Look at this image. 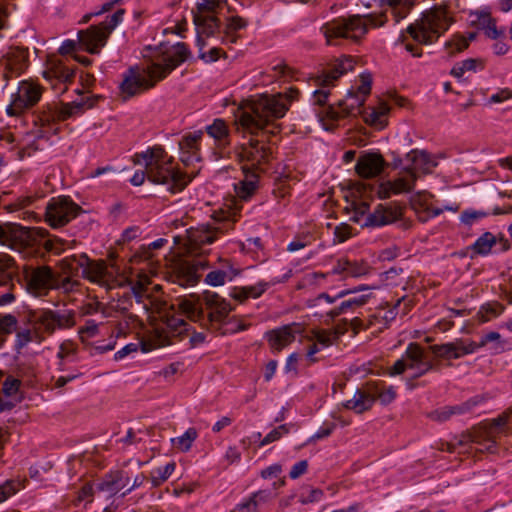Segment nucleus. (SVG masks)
Segmentation results:
<instances>
[{"mask_svg":"<svg viewBox=\"0 0 512 512\" xmlns=\"http://www.w3.org/2000/svg\"><path fill=\"white\" fill-rule=\"evenodd\" d=\"M291 89L289 94L262 95L252 100L234 120L235 130L248 138L247 143L235 147V154L244 167L258 173L265 171L273 155L272 138L277 136L281 125L276 121L283 118L289 105L298 95Z\"/></svg>","mask_w":512,"mask_h":512,"instance_id":"f257e3e1","label":"nucleus"},{"mask_svg":"<svg viewBox=\"0 0 512 512\" xmlns=\"http://www.w3.org/2000/svg\"><path fill=\"white\" fill-rule=\"evenodd\" d=\"M355 60L351 56H342L329 64L321 74L315 77L318 89L312 95L314 111L326 130H332L335 124L348 116L360 113L365 123L382 129L387 123L389 106L380 103L378 107H368L360 110L365 98L370 94L372 80L370 75H361L357 90H349L345 99L338 101L337 105L327 104L330 96V87L334 82L348 71L352 70Z\"/></svg>","mask_w":512,"mask_h":512,"instance_id":"f03ea898","label":"nucleus"},{"mask_svg":"<svg viewBox=\"0 0 512 512\" xmlns=\"http://www.w3.org/2000/svg\"><path fill=\"white\" fill-rule=\"evenodd\" d=\"M190 56L189 48L182 42L169 47L161 46L153 54L145 55V64L142 67H130L123 74L120 84L123 99L127 100L153 88Z\"/></svg>","mask_w":512,"mask_h":512,"instance_id":"7ed1b4c3","label":"nucleus"},{"mask_svg":"<svg viewBox=\"0 0 512 512\" xmlns=\"http://www.w3.org/2000/svg\"><path fill=\"white\" fill-rule=\"evenodd\" d=\"M135 164H144V170H138L132 176L130 182L134 186H140L147 178L153 184L164 185L167 190L176 193L182 191L194 177L172 165L173 158L161 146L148 148L146 151L134 155Z\"/></svg>","mask_w":512,"mask_h":512,"instance_id":"20e7f679","label":"nucleus"},{"mask_svg":"<svg viewBox=\"0 0 512 512\" xmlns=\"http://www.w3.org/2000/svg\"><path fill=\"white\" fill-rule=\"evenodd\" d=\"M226 4L227 0H202L197 4L194 24L196 30L206 33L207 39L231 45L241 38L240 31L247 28L248 21L238 15L226 16L223 21L218 18L219 10Z\"/></svg>","mask_w":512,"mask_h":512,"instance_id":"39448f33","label":"nucleus"},{"mask_svg":"<svg viewBox=\"0 0 512 512\" xmlns=\"http://www.w3.org/2000/svg\"><path fill=\"white\" fill-rule=\"evenodd\" d=\"M182 313L202 327L218 331L227 323L234 307L225 298L211 291L202 295L180 297L177 303Z\"/></svg>","mask_w":512,"mask_h":512,"instance_id":"423d86ee","label":"nucleus"},{"mask_svg":"<svg viewBox=\"0 0 512 512\" xmlns=\"http://www.w3.org/2000/svg\"><path fill=\"white\" fill-rule=\"evenodd\" d=\"M451 19L445 9L435 7L423 13L422 17L415 23L410 24L406 33H401L399 42L414 57L422 55V49L408 41L411 38L417 44L429 45L434 43L445 31L448 30Z\"/></svg>","mask_w":512,"mask_h":512,"instance_id":"0eeeda50","label":"nucleus"},{"mask_svg":"<svg viewBox=\"0 0 512 512\" xmlns=\"http://www.w3.org/2000/svg\"><path fill=\"white\" fill-rule=\"evenodd\" d=\"M240 209L238 202H235L233 208L229 207L227 210L215 213L212 223L190 227L185 230L184 235H175L174 242L177 245H182L187 253L193 254L202 245L213 243L220 235L233 229V225L240 215Z\"/></svg>","mask_w":512,"mask_h":512,"instance_id":"6e6552de","label":"nucleus"},{"mask_svg":"<svg viewBox=\"0 0 512 512\" xmlns=\"http://www.w3.org/2000/svg\"><path fill=\"white\" fill-rule=\"evenodd\" d=\"M386 21L387 17L385 14L368 15L366 17L360 15L338 17L326 22L321 27V32L328 44H335L334 41L338 39L358 41L367 33L369 25L381 27Z\"/></svg>","mask_w":512,"mask_h":512,"instance_id":"1a4fd4ad","label":"nucleus"},{"mask_svg":"<svg viewBox=\"0 0 512 512\" xmlns=\"http://www.w3.org/2000/svg\"><path fill=\"white\" fill-rule=\"evenodd\" d=\"M512 423V409L509 414H504L494 419L491 424L486 428L474 429L471 432L462 434L456 442L443 443L441 450L448 452H455L458 449L459 453L468 452L466 448L470 444L480 446V450L494 452L496 444V436L504 431L507 424Z\"/></svg>","mask_w":512,"mask_h":512,"instance_id":"9d476101","label":"nucleus"},{"mask_svg":"<svg viewBox=\"0 0 512 512\" xmlns=\"http://www.w3.org/2000/svg\"><path fill=\"white\" fill-rule=\"evenodd\" d=\"M396 398L393 386H387L383 381H368L356 390L352 399L343 403V406L357 414L369 411L376 400L383 405L390 404Z\"/></svg>","mask_w":512,"mask_h":512,"instance_id":"9b49d317","label":"nucleus"},{"mask_svg":"<svg viewBox=\"0 0 512 512\" xmlns=\"http://www.w3.org/2000/svg\"><path fill=\"white\" fill-rule=\"evenodd\" d=\"M76 314L72 310L54 311L35 309L26 312L27 323L35 329L39 336L52 335L56 329H69L76 324Z\"/></svg>","mask_w":512,"mask_h":512,"instance_id":"f8f14e48","label":"nucleus"},{"mask_svg":"<svg viewBox=\"0 0 512 512\" xmlns=\"http://www.w3.org/2000/svg\"><path fill=\"white\" fill-rule=\"evenodd\" d=\"M188 331L189 324L183 319L167 316L165 321L153 328L147 339L140 342L141 350L146 353L170 345L174 338L181 339L183 335H188Z\"/></svg>","mask_w":512,"mask_h":512,"instance_id":"ddd939ff","label":"nucleus"},{"mask_svg":"<svg viewBox=\"0 0 512 512\" xmlns=\"http://www.w3.org/2000/svg\"><path fill=\"white\" fill-rule=\"evenodd\" d=\"M407 369L414 371L412 379H417L434 369V364L427 352L418 343L408 345L402 358L389 368V375H400Z\"/></svg>","mask_w":512,"mask_h":512,"instance_id":"4468645a","label":"nucleus"},{"mask_svg":"<svg viewBox=\"0 0 512 512\" xmlns=\"http://www.w3.org/2000/svg\"><path fill=\"white\" fill-rule=\"evenodd\" d=\"M124 9H118L112 16L101 24L91 26L87 30L78 32V41L84 49L91 54H98L106 44L107 38L112 30L122 21Z\"/></svg>","mask_w":512,"mask_h":512,"instance_id":"2eb2a0df","label":"nucleus"},{"mask_svg":"<svg viewBox=\"0 0 512 512\" xmlns=\"http://www.w3.org/2000/svg\"><path fill=\"white\" fill-rule=\"evenodd\" d=\"M48 232L45 229H29L19 224L0 223V244L12 249L27 245L31 239L45 238Z\"/></svg>","mask_w":512,"mask_h":512,"instance_id":"dca6fc26","label":"nucleus"},{"mask_svg":"<svg viewBox=\"0 0 512 512\" xmlns=\"http://www.w3.org/2000/svg\"><path fill=\"white\" fill-rule=\"evenodd\" d=\"M81 208L67 197L53 198L46 208V221L53 228L66 225L74 219Z\"/></svg>","mask_w":512,"mask_h":512,"instance_id":"f3484780","label":"nucleus"},{"mask_svg":"<svg viewBox=\"0 0 512 512\" xmlns=\"http://www.w3.org/2000/svg\"><path fill=\"white\" fill-rule=\"evenodd\" d=\"M42 95L39 85L28 81H22L15 94L11 105L7 108L9 115H17L36 105Z\"/></svg>","mask_w":512,"mask_h":512,"instance_id":"a211bd4d","label":"nucleus"},{"mask_svg":"<svg viewBox=\"0 0 512 512\" xmlns=\"http://www.w3.org/2000/svg\"><path fill=\"white\" fill-rule=\"evenodd\" d=\"M43 76L57 94H63L67 90V84L73 81L75 70L61 60L53 59L48 62Z\"/></svg>","mask_w":512,"mask_h":512,"instance_id":"6ab92c4d","label":"nucleus"},{"mask_svg":"<svg viewBox=\"0 0 512 512\" xmlns=\"http://www.w3.org/2000/svg\"><path fill=\"white\" fill-rule=\"evenodd\" d=\"M411 168L404 167L394 180L381 183L377 188V194L381 199H387L391 195L409 193L414 189L417 180Z\"/></svg>","mask_w":512,"mask_h":512,"instance_id":"aec40b11","label":"nucleus"},{"mask_svg":"<svg viewBox=\"0 0 512 512\" xmlns=\"http://www.w3.org/2000/svg\"><path fill=\"white\" fill-rule=\"evenodd\" d=\"M98 96H81L79 100L72 101L71 103H62L51 109L46 120L65 121L69 118L83 114L87 109L93 108Z\"/></svg>","mask_w":512,"mask_h":512,"instance_id":"412c9836","label":"nucleus"},{"mask_svg":"<svg viewBox=\"0 0 512 512\" xmlns=\"http://www.w3.org/2000/svg\"><path fill=\"white\" fill-rule=\"evenodd\" d=\"M207 135L213 139V149L216 154L224 158L230 154L231 148V131L227 123L220 118H216L213 122L205 127Z\"/></svg>","mask_w":512,"mask_h":512,"instance_id":"4be33fe9","label":"nucleus"},{"mask_svg":"<svg viewBox=\"0 0 512 512\" xmlns=\"http://www.w3.org/2000/svg\"><path fill=\"white\" fill-rule=\"evenodd\" d=\"M27 290L35 296H41L54 287V275L49 267L31 268L25 271Z\"/></svg>","mask_w":512,"mask_h":512,"instance_id":"5701e85b","label":"nucleus"},{"mask_svg":"<svg viewBox=\"0 0 512 512\" xmlns=\"http://www.w3.org/2000/svg\"><path fill=\"white\" fill-rule=\"evenodd\" d=\"M208 263L202 258L183 260L175 268L174 282L180 286H194L200 278V271L206 269Z\"/></svg>","mask_w":512,"mask_h":512,"instance_id":"b1692460","label":"nucleus"},{"mask_svg":"<svg viewBox=\"0 0 512 512\" xmlns=\"http://www.w3.org/2000/svg\"><path fill=\"white\" fill-rule=\"evenodd\" d=\"M430 350L438 358L452 360L476 352L477 346L476 342L457 339L441 345H432Z\"/></svg>","mask_w":512,"mask_h":512,"instance_id":"393cba45","label":"nucleus"},{"mask_svg":"<svg viewBox=\"0 0 512 512\" xmlns=\"http://www.w3.org/2000/svg\"><path fill=\"white\" fill-rule=\"evenodd\" d=\"M386 162L380 154L363 153L359 156L355 170L362 178H374L381 174Z\"/></svg>","mask_w":512,"mask_h":512,"instance_id":"a878e982","label":"nucleus"},{"mask_svg":"<svg viewBox=\"0 0 512 512\" xmlns=\"http://www.w3.org/2000/svg\"><path fill=\"white\" fill-rule=\"evenodd\" d=\"M242 171L244 178L234 185V190L238 201H248L259 189L261 173L248 167H244Z\"/></svg>","mask_w":512,"mask_h":512,"instance_id":"bb28decb","label":"nucleus"},{"mask_svg":"<svg viewBox=\"0 0 512 512\" xmlns=\"http://www.w3.org/2000/svg\"><path fill=\"white\" fill-rule=\"evenodd\" d=\"M483 398L475 396L464 403L455 406H445L434 410L430 413V418L435 421L444 422L450 419L453 415H464L473 411Z\"/></svg>","mask_w":512,"mask_h":512,"instance_id":"cd10ccee","label":"nucleus"},{"mask_svg":"<svg viewBox=\"0 0 512 512\" xmlns=\"http://www.w3.org/2000/svg\"><path fill=\"white\" fill-rule=\"evenodd\" d=\"M129 484V477L124 471L111 472L97 484L96 488L100 492H104L108 497H112L120 492Z\"/></svg>","mask_w":512,"mask_h":512,"instance_id":"c85d7f7f","label":"nucleus"},{"mask_svg":"<svg viewBox=\"0 0 512 512\" xmlns=\"http://www.w3.org/2000/svg\"><path fill=\"white\" fill-rule=\"evenodd\" d=\"M298 332H300V326L296 323L272 330L267 334L269 344L274 351L279 352L295 340V333Z\"/></svg>","mask_w":512,"mask_h":512,"instance_id":"c756f323","label":"nucleus"},{"mask_svg":"<svg viewBox=\"0 0 512 512\" xmlns=\"http://www.w3.org/2000/svg\"><path fill=\"white\" fill-rule=\"evenodd\" d=\"M401 216L397 207L379 204L367 217L366 224L373 227H380L395 222Z\"/></svg>","mask_w":512,"mask_h":512,"instance_id":"7c9ffc66","label":"nucleus"},{"mask_svg":"<svg viewBox=\"0 0 512 512\" xmlns=\"http://www.w3.org/2000/svg\"><path fill=\"white\" fill-rule=\"evenodd\" d=\"M405 160L409 163L406 167L417 174V172L431 173L432 169L437 166L436 160L427 152L412 150L406 154Z\"/></svg>","mask_w":512,"mask_h":512,"instance_id":"2f4dec72","label":"nucleus"},{"mask_svg":"<svg viewBox=\"0 0 512 512\" xmlns=\"http://www.w3.org/2000/svg\"><path fill=\"white\" fill-rule=\"evenodd\" d=\"M82 277L97 284H104L112 277L104 260L92 261L88 258V264L83 268Z\"/></svg>","mask_w":512,"mask_h":512,"instance_id":"473e14b6","label":"nucleus"},{"mask_svg":"<svg viewBox=\"0 0 512 512\" xmlns=\"http://www.w3.org/2000/svg\"><path fill=\"white\" fill-rule=\"evenodd\" d=\"M209 40L206 38V33H200L197 30L196 44L199 48V58L207 63L215 62L221 56H225V52L216 43H210Z\"/></svg>","mask_w":512,"mask_h":512,"instance_id":"72a5a7b5","label":"nucleus"},{"mask_svg":"<svg viewBox=\"0 0 512 512\" xmlns=\"http://www.w3.org/2000/svg\"><path fill=\"white\" fill-rule=\"evenodd\" d=\"M368 298V294H363L359 296H353L347 300H344L338 307H335L330 311L326 312L327 319H325L324 322L326 324H329L339 315L348 313L349 311H354V309L365 305L368 301Z\"/></svg>","mask_w":512,"mask_h":512,"instance_id":"f704fd0d","label":"nucleus"},{"mask_svg":"<svg viewBox=\"0 0 512 512\" xmlns=\"http://www.w3.org/2000/svg\"><path fill=\"white\" fill-rule=\"evenodd\" d=\"M269 287V282L260 281L257 284L251 286L234 287L230 291V296L234 300L242 303L249 297H260Z\"/></svg>","mask_w":512,"mask_h":512,"instance_id":"c9c22d12","label":"nucleus"},{"mask_svg":"<svg viewBox=\"0 0 512 512\" xmlns=\"http://www.w3.org/2000/svg\"><path fill=\"white\" fill-rule=\"evenodd\" d=\"M237 271L229 262H225L221 268L212 270L206 275L205 281L212 286L223 285L227 280H232Z\"/></svg>","mask_w":512,"mask_h":512,"instance_id":"e433bc0d","label":"nucleus"},{"mask_svg":"<svg viewBox=\"0 0 512 512\" xmlns=\"http://www.w3.org/2000/svg\"><path fill=\"white\" fill-rule=\"evenodd\" d=\"M86 264H88V257L85 254L72 255L62 260L63 270L71 276H82Z\"/></svg>","mask_w":512,"mask_h":512,"instance_id":"4c0bfd02","label":"nucleus"},{"mask_svg":"<svg viewBox=\"0 0 512 512\" xmlns=\"http://www.w3.org/2000/svg\"><path fill=\"white\" fill-rule=\"evenodd\" d=\"M28 63V54L26 50L17 49L7 54L6 66L14 73H21Z\"/></svg>","mask_w":512,"mask_h":512,"instance_id":"58836bf2","label":"nucleus"},{"mask_svg":"<svg viewBox=\"0 0 512 512\" xmlns=\"http://www.w3.org/2000/svg\"><path fill=\"white\" fill-rule=\"evenodd\" d=\"M382 4L389 6L395 23H399L409 13L414 0H380Z\"/></svg>","mask_w":512,"mask_h":512,"instance_id":"ea45409f","label":"nucleus"},{"mask_svg":"<svg viewBox=\"0 0 512 512\" xmlns=\"http://www.w3.org/2000/svg\"><path fill=\"white\" fill-rule=\"evenodd\" d=\"M497 240V237L492 233L485 232L475 241L473 245L469 247V249L473 252L471 258H474L475 255H488L492 247L496 244Z\"/></svg>","mask_w":512,"mask_h":512,"instance_id":"a19ab883","label":"nucleus"},{"mask_svg":"<svg viewBox=\"0 0 512 512\" xmlns=\"http://www.w3.org/2000/svg\"><path fill=\"white\" fill-rule=\"evenodd\" d=\"M17 275L14 259L7 254H0V285H6Z\"/></svg>","mask_w":512,"mask_h":512,"instance_id":"79ce46f5","label":"nucleus"},{"mask_svg":"<svg viewBox=\"0 0 512 512\" xmlns=\"http://www.w3.org/2000/svg\"><path fill=\"white\" fill-rule=\"evenodd\" d=\"M504 309L505 307L498 302L487 303L480 307L479 311L475 315V318L479 323H486L500 316Z\"/></svg>","mask_w":512,"mask_h":512,"instance_id":"37998d69","label":"nucleus"},{"mask_svg":"<svg viewBox=\"0 0 512 512\" xmlns=\"http://www.w3.org/2000/svg\"><path fill=\"white\" fill-rule=\"evenodd\" d=\"M476 34L471 32L468 34V37H463L461 35H455L451 40L447 41L445 44V48L448 51L450 56L455 55L458 52L465 50L470 41L475 39Z\"/></svg>","mask_w":512,"mask_h":512,"instance_id":"c03bdc74","label":"nucleus"},{"mask_svg":"<svg viewBox=\"0 0 512 512\" xmlns=\"http://www.w3.org/2000/svg\"><path fill=\"white\" fill-rule=\"evenodd\" d=\"M478 23L486 36L491 39H497L504 34L502 29L497 28L495 20L488 13L481 14L478 18Z\"/></svg>","mask_w":512,"mask_h":512,"instance_id":"a18cd8bd","label":"nucleus"},{"mask_svg":"<svg viewBox=\"0 0 512 512\" xmlns=\"http://www.w3.org/2000/svg\"><path fill=\"white\" fill-rule=\"evenodd\" d=\"M43 341V336H39L34 328L20 330L16 334L15 349L20 350L30 342L40 343Z\"/></svg>","mask_w":512,"mask_h":512,"instance_id":"49530a36","label":"nucleus"},{"mask_svg":"<svg viewBox=\"0 0 512 512\" xmlns=\"http://www.w3.org/2000/svg\"><path fill=\"white\" fill-rule=\"evenodd\" d=\"M18 321L14 315H0V348L6 342L7 336L16 331Z\"/></svg>","mask_w":512,"mask_h":512,"instance_id":"de8ad7c7","label":"nucleus"},{"mask_svg":"<svg viewBox=\"0 0 512 512\" xmlns=\"http://www.w3.org/2000/svg\"><path fill=\"white\" fill-rule=\"evenodd\" d=\"M202 131H195L193 133H189L185 135L182 140L179 142V148L181 152H199L200 140L202 138Z\"/></svg>","mask_w":512,"mask_h":512,"instance_id":"09e8293b","label":"nucleus"},{"mask_svg":"<svg viewBox=\"0 0 512 512\" xmlns=\"http://www.w3.org/2000/svg\"><path fill=\"white\" fill-rule=\"evenodd\" d=\"M175 470V463L170 462L162 467H158L151 471L150 479L153 487H158L164 483Z\"/></svg>","mask_w":512,"mask_h":512,"instance_id":"8fccbe9b","label":"nucleus"},{"mask_svg":"<svg viewBox=\"0 0 512 512\" xmlns=\"http://www.w3.org/2000/svg\"><path fill=\"white\" fill-rule=\"evenodd\" d=\"M197 438V431L195 428H189L182 436L172 438L173 446L180 451H188L193 441Z\"/></svg>","mask_w":512,"mask_h":512,"instance_id":"3c124183","label":"nucleus"},{"mask_svg":"<svg viewBox=\"0 0 512 512\" xmlns=\"http://www.w3.org/2000/svg\"><path fill=\"white\" fill-rule=\"evenodd\" d=\"M270 495L271 494L268 491H258L254 493L248 501L240 504V508L242 510H246L247 512H256L258 505L268 501Z\"/></svg>","mask_w":512,"mask_h":512,"instance_id":"603ef678","label":"nucleus"},{"mask_svg":"<svg viewBox=\"0 0 512 512\" xmlns=\"http://www.w3.org/2000/svg\"><path fill=\"white\" fill-rule=\"evenodd\" d=\"M478 66H482L481 61L477 59H466L454 65L451 70V75L456 78H461L467 71H476Z\"/></svg>","mask_w":512,"mask_h":512,"instance_id":"864d4df0","label":"nucleus"},{"mask_svg":"<svg viewBox=\"0 0 512 512\" xmlns=\"http://www.w3.org/2000/svg\"><path fill=\"white\" fill-rule=\"evenodd\" d=\"M431 198L432 195L428 192L417 193L411 201L412 208L415 211L433 209L429 204Z\"/></svg>","mask_w":512,"mask_h":512,"instance_id":"5fc2aeb1","label":"nucleus"},{"mask_svg":"<svg viewBox=\"0 0 512 512\" xmlns=\"http://www.w3.org/2000/svg\"><path fill=\"white\" fill-rule=\"evenodd\" d=\"M431 198L432 195L428 192L417 193L411 201L412 208L415 211L433 209L429 204Z\"/></svg>","mask_w":512,"mask_h":512,"instance_id":"6e6d98bb","label":"nucleus"},{"mask_svg":"<svg viewBox=\"0 0 512 512\" xmlns=\"http://www.w3.org/2000/svg\"><path fill=\"white\" fill-rule=\"evenodd\" d=\"M369 265L363 261H351L349 260V267L347 269V276L359 277L368 273Z\"/></svg>","mask_w":512,"mask_h":512,"instance_id":"4d7b16f0","label":"nucleus"},{"mask_svg":"<svg viewBox=\"0 0 512 512\" xmlns=\"http://www.w3.org/2000/svg\"><path fill=\"white\" fill-rule=\"evenodd\" d=\"M19 490V482L14 480H7L4 484L0 485V503L14 495Z\"/></svg>","mask_w":512,"mask_h":512,"instance_id":"13d9d810","label":"nucleus"},{"mask_svg":"<svg viewBox=\"0 0 512 512\" xmlns=\"http://www.w3.org/2000/svg\"><path fill=\"white\" fill-rule=\"evenodd\" d=\"M488 213L476 210H465L462 212L460 219L465 225L471 226L482 218L486 217Z\"/></svg>","mask_w":512,"mask_h":512,"instance_id":"bf43d9fd","label":"nucleus"},{"mask_svg":"<svg viewBox=\"0 0 512 512\" xmlns=\"http://www.w3.org/2000/svg\"><path fill=\"white\" fill-rule=\"evenodd\" d=\"M352 234V227L346 223L340 224L334 229V242L342 243L349 239Z\"/></svg>","mask_w":512,"mask_h":512,"instance_id":"052dcab7","label":"nucleus"},{"mask_svg":"<svg viewBox=\"0 0 512 512\" xmlns=\"http://www.w3.org/2000/svg\"><path fill=\"white\" fill-rule=\"evenodd\" d=\"M19 386L20 380L9 376L3 382L2 391L6 396H13L17 393Z\"/></svg>","mask_w":512,"mask_h":512,"instance_id":"680f3d73","label":"nucleus"},{"mask_svg":"<svg viewBox=\"0 0 512 512\" xmlns=\"http://www.w3.org/2000/svg\"><path fill=\"white\" fill-rule=\"evenodd\" d=\"M323 491L318 488L309 489L307 494H301V502L303 504L318 502L322 499Z\"/></svg>","mask_w":512,"mask_h":512,"instance_id":"e2e57ef3","label":"nucleus"},{"mask_svg":"<svg viewBox=\"0 0 512 512\" xmlns=\"http://www.w3.org/2000/svg\"><path fill=\"white\" fill-rule=\"evenodd\" d=\"M307 469H308L307 460H301L292 466V468L289 472V476L291 479H297L300 476H302L303 474H305L307 472Z\"/></svg>","mask_w":512,"mask_h":512,"instance_id":"0e129e2a","label":"nucleus"},{"mask_svg":"<svg viewBox=\"0 0 512 512\" xmlns=\"http://www.w3.org/2000/svg\"><path fill=\"white\" fill-rule=\"evenodd\" d=\"M44 248L47 251L60 254L64 250L63 241L58 238L47 239L44 243Z\"/></svg>","mask_w":512,"mask_h":512,"instance_id":"69168bd1","label":"nucleus"},{"mask_svg":"<svg viewBox=\"0 0 512 512\" xmlns=\"http://www.w3.org/2000/svg\"><path fill=\"white\" fill-rule=\"evenodd\" d=\"M317 342L323 346L331 345L337 338H334L332 331H320L316 334Z\"/></svg>","mask_w":512,"mask_h":512,"instance_id":"338daca9","label":"nucleus"},{"mask_svg":"<svg viewBox=\"0 0 512 512\" xmlns=\"http://www.w3.org/2000/svg\"><path fill=\"white\" fill-rule=\"evenodd\" d=\"M78 285L77 281L72 280L70 277L58 281L54 278V287L64 290L65 292L72 291Z\"/></svg>","mask_w":512,"mask_h":512,"instance_id":"774afa93","label":"nucleus"}]
</instances>
